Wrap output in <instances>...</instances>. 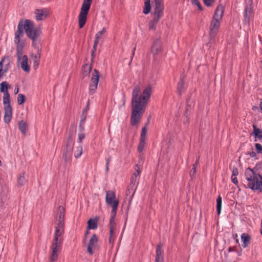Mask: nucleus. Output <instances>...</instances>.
I'll use <instances>...</instances> for the list:
<instances>
[{
  "mask_svg": "<svg viewBox=\"0 0 262 262\" xmlns=\"http://www.w3.org/2000/svg\"><path fill=\"white\" fill-rule=\"evenodd\" d=\"M150 0H145L144 3V8L143 9V13L145 14H147L150 11Z\"/></svg>",
  "mask_w": 262,
  "mask_h": 262,
  "instance_id": "obj_31",
  "label": "nucleus"
},
{
  "mask_svg": "<svg viewBox=\"0 0 262 262\" xmlns=\"http://www.w3.org/2000/svg\"><path fill=\"white\" fill-rule=\"evenodd\" d=\"M163 9V4H155V13L157 15V16H160L162 15V12Z\"/></svg>",
  "mask_w": 262,
  "mask_h": 262,
  "instance_id": "obj_30",
  "label": "nucleus"
},
{
  "mask_svg": "<svg viewBox=\"0 0 262 262\" xmlns=\"http://www.w3.org/2000/svg\"><path fill=\"white\" fill-rule=\"evenodd\" d=\"M18 128L23 134H25L28 130V126L26 122L21 120L18 122Z\"/></svg>",
  "mask_w": 262,
  "mask_h": 262,
  "instance_id": "obj_24",
  "label": "nucleus"
},
{
  "mask_svg": "<svg viewBox=\"0 0 262 262\" xmlns=\"http://www.w3.org/2000/svg\"><path fill=\"white\" fill-rule=\"evenodd\" d=\"M118 206V204L116 203H115V204L113 206H111L112 207V210L111 211V217H113V218H115L116 215Z\"/></svg>",
  "mask_w": 262,
  "mask_h": 262,
  "instance_id": "obj_38",
  "label": "nucleus"
},
{
  "mask_svg": "<svg viewBox=\"0 0 262 262\" xmlns=\"http://www.w3.org/2000/svg\"><path fill=\"white\" fill-rule=\"evenodd\" d=\"M199 163V160L198 159L195 163L193 165L192 169L190 172V176L191 177L194 176L196 172V168Z\"/></svg>",
  "mask_w": 262,
  "mask_h": 262,
  "instance_id": "obj_39",
  "label": "nucleus"
},
{
  "mask_svg": "<svg viewBox=\"0 0 262 262\" xmlns=\"http://www.w3.org/2000/svg\"><path fill=\"white\" fill-rule=\"evenodd\" d=\"M253 134L255 137L258 138L260 140H262V129L257 128L255 125H253Z\"/></svg>",
  "mask_w": 262,
  "mask_h": 262,
  "instance_id": "obj_26",
  "label": "nucleus"
},
{
  "mask_svg": "<svg viewBox=\"0 0 262 262\" xmlns=\"http://www.w3.org/2000/svg\"><path fill=\"white\" fill-rule=\"evenodd\" d=\"M89 234V230L87 229V230L85 231V234H84V241H85L86 240V237L88 236V235Z\"/></svg>",
  "mask_w": 262,
  "mask_h": 262,
  "instance_id": "obj_57",
  "label": "nucleus"
},
{
  "mask_svg": "<svg viewBox=\"0 0 262 262\" xmlns=\"http://www.w3.org/2000/svg\"><path fill=\"white\" fill-rule=\"evenodd\" d=\"M249 155L251 157H255L256 156V153L254 151H251L249 153Z\"/></svg>",
  "mask_w": 262,
  "mask_h": 262,
  "instance_id": "obj_55",
  "label": "nucleus"
},
{
  "mask_svg": "<svg viewBox=\"0 0 262 262\" xmlns=\"http://www.w3.org/2000/svg\"><path fill=\"white\" fill-rule=\"evenodd\" d=\"M115 227V218L111 217L110 220V231L111 232H114Z\"/></svg>",
  "mask_w": 262,
  "mask_h": 262,
  "instance_id": "obj_37",
  "label": "nucleus"
},
{
  "mask_svg": "<svg viewBox=\"0 0 262 262\" xmlns=\"http://www.w3.org/2000/svg\"><path fill=\"white\" fill-rule=\"evenodd\" d=\"M93 68L92 64H85L82 67V74L83 76H88L90 72H91Z\"/></svg>",
  "mask_w": 262,
  "mask_h": 262,
  "instance_id": "obj_23",
  "label": "nucleus"
},
{
  "mask_svg": "<svg viewBox=\"0 0 262 262\" xmlns=\"http://www.w3.org/2000/svg\"><path fill=\"white\" fill-rule=\"evenodd\" d=\"M224 7L222 5H219L215 11V16H223L224 14Z\"/></svg>",
  "mask_w": 262,
  "mask_h": 262,
  "instance_id": "obj_29",
  "label": "nucleus"
},
{
  "mask_svg": "<svg viewBox=\"0 0 262 262\" xmlns=\"http://www.w3.org/2000/svg\"><path fill=\"white\" fill-rule=\"evenodd\" d=\"M245 16H249L253 14L252 1L250 0L247 4L245 9Z\"/></svg>",
  "mask_w": 262,
  "mask_h": 262,
  "instance_id": "obj_21",
  "label": "nucleus"
},
{
  "mask_svg": "<svg viewBox=\"0 0 262 262\" xmlns=\"http://www.w3.org/2000/svg\"><path fill=\"white\" fill-rule=\"evenodd\" d=\"M159 21V17H154L148 22V27L150 30H155L157 23Z\"/></svg>",
  "mask_w": 262,
  "mask_h": 262,
  "instance_id": "obj_27",
  "label": "nucleus"
},
{
  "mask_svg": "<svg viewBox=\"0 0 262 262\" xmlns=\"http://www.w3.org/2000/svg\"><path fill=\"white\" fill-rule=\"evenodd\" d=\"M137 171L138 172V174H137L136 173H134V176L132 177L131 179H130V185L134 186L135 183H136V178L137 177V175H139V173H140V171H139L137 170Z\"/></svg>",
  "mask_w": 262,
  "mask_h": 262,
  "instance_id": "obj_41",
  "label": "nucleus"
},
{
  "mask_svg": "<svg viewBox=\"0 0 262 262\" xmlns=\"http://www.w3.org/2000/svg\"><path fill=\"white\" fill-rule=\"evenodd\" d=\"M147 133V128L145 126L143 127L142 129L140 138L141 139H146V134Z\"/></svg>",
  "mask_w": 262,
  "mask_h": 262,
  "instance_id": "obj_43",
  "label": "nucleus"
},
{
  "mask_svg": "<svg viewBox=\"0 0 262 262\" xmlns=\"http://www.w3.org/2000/svg\"><path fill=\"white\" fill-rule=\"evenodd\" d=\"M87 17H79V28H82L85 25Z\"/></svg>",
  "mask_w": 262,
  "mask_h": 262,
  "instance_id": "obj_40",
  "label": "nucleus"
},
{
  "mask_svg": "<svg viewBox=\"0 0 262 262\" xmlns=\"http://www.w3.org/2000/svg\"><path fill=\"white\" fill-rule=\"evenodd\" d=\"M110 161V157L107 158L106 159V165H109Z\"/></svg>",
  "mask_w": 262,
  "mask_h": 262,
  "instance_id": "obj_61",
  "label": "nucleus"
},
{
  "mask_svg": "<svg viewBox=\"0 0 262 262\" xmlns=\"http://www.w3.org/2000/svg\"><path fill=\"white\" fill-rule=\"evenodd\" d=\"M41 48H38L37 50V54L35 55L31 54V57L33 62V68L36 69L39 64L41 55Z\"/></svg>",
  "mask_w": 262,
  "mask_h": 262,
  "instance_id": "obj_17",
  "label": "nucleus"
},
{
  "mask_svg": "<svg viewBox=\"0 0 262 262\" xmlns=\"http://www.w3.org/2000/svg\"><path fill=\"white\" fill-rule=\"evenodd\" d=\"M26 98L24 95L22 94H19L18 95L17 98V102L19 105L23 104L26 101Z\"/></svg>",
  "mask_w": 262,
  "mask_h": 262,
  "instance_id": "obj_34",
  "label": "nucleus"
},
{
  "mask_svg": "<svg viewBox=\"0 0 262 262\" xmlns=\"http://www.w3.org/2000/svg\"><path fill=\"white\" fill-rule=\"evenodd\" d=\"M98 240V237L95 234H94L90 238L87 248V252L90 255H92L93 254V249H95L97 247Z\"/></svg>",
  "mask_w": 262,
  "mask_h": 262,
  "instance_id": "obj_13",
  "label": "nucleus"
},
{
  "mask_svg": "<svg viewBox=\"0 0 262 262\" xmlns=\"http://www.w3.org/2000/svg\"><path fill=\"white\" fill-rule=\"evenodd\" d=\"M136 49V46H135V47H134V48L133 49V52H132V56H131V57H130V62H129V65H130V63H131V62H132V60H133V57H134V55H135V52Z\"/></svg>",
  "mask_w": 262,
  "mask_h": 262,
  "instance_id": "obj_53",
  "label": "nucleus"
},
{
  "mask_svg": "<svg viewBox=\"0 0 262 262\" xmlns=\"http://www.w3.org/2000/svg\"><path fill=\"white\" fill-rule=\"evenodd\" d=\"M234 236H235V239H236V242L237 243H238L239 241H238V239H237V234H235Z\"/></svg>",
  "mask_w": 262,
  "mask_h": 262,
  "instance_id": "obj_62",
  "label": "nucleus"
},
{
  "mask_svg": "<svg viewBox=\"0 0 262 262\" xmlns=\"http://www.w3.org/2000/svg\"><path fill=\"white\" fill-rule=\"evenodd\" d=\"M82 153V147L81 145L78 146L76 147L74 150V156L76 158L79 157Z\"/></svg>",
  "mask_w": 262,
  "mask_h": 262,
  "instance_id": "obj_33",
  "label": "nucleus"
},
{
  "mask_svg": "<svg viewBox=\"0 0 262 262\" xmlns=\"http://www.w3.org/2000/svg\"><path fill=\"white\" fill-rule=\"evenodd\" d=\"M162 245L160 243L156 247V256L155 262H163V251L161 249Z\"/></svg>",
  "mask_w": 262,
  "mask_h": 262,
  "instance_id": "obj_18",
  "label": "nucleus"
},
{
  "mask_svg": "<svg viewBox=\"0 0 262 262\" xmlns=\"http://www.w3.org/2000/svg\"><path fill=\"white\" fill-rule=\"evenodd\" d=\"M98 42H98L97 40L94 41L93 47V49L92 50V51H94V52H95V51H96L97 47V45H98Z\"/></svg>",
  "mask_w": 262,
  "mask_h": 262,
  "instance_id": "obj_51",
  "label": "nucleus"
},
{
  "mask_svg": "<svg viewBox=\"0 0 262 262\" xmlns=\"http://www.w3.org/2000/svg\"><path fill=\"white\" fill-rule=\"evenodd\" d=\"M192 3L197 6L199 10H202V6L198 0H192Z\"/></svg>",
  "mask_w": 262,
  "mask_h": 262,
  "instance_id": "obj_45",
  "label": "nucleus"
},
{
  "mask_svg": "<svg viewBox=\"0 0 262 262\" xmlns=\"http://www.w3.org/2000/svg\"><path fill=\"white\" fill-rule=\"evenodd\" d=\"M162 1L163 0H155V4H163Z\"/></svg>",
  "mask_w": 262,
  "mask_h": 262,
  "instance_id": "obj_56",
  "label": "nucleus"
},
{
  "mask_svg": "<svg viewBox=\"0 0 262 262\" xmlns=\"http://www.w3.org/2000/svg\"><path fill=\"white\" fill-rule=\"evenodd\" d=\"M10 85H9L7 81H3L0 84V92L3 93L4 94H6V93H9L8 90L10 89Z\"/></svg>",
  "mask_w": 262,
  "mask_h": 262,
  "instance_id": "obj_25",
  "label": "nucleus"
},
{
  "mask_svg": "<svg viewBox=\"0 0 262 262\" xmlns=\"http://www.w3.org/2000/svg\"><path fill=\"white\" fill-rule=\"evenodd\" d=\"M204 3L207 7L211 6L214 3V0H203Z\"/></svg>",
  "mask_w": 262,
  "mask_h": 262,
  "instance_id": "obj_44",
  "label": "nucleus"
},
{
  "mask_svg": "<svg viewBox=\"0 0 262 262\" xmlns=\"http://www.w3.org/2000/svg\"><path fill=\"white\" fill-rule=\"evenodd\" d=\"M79 128L80 131H83L84 130L83 125H79Z\"/></svg>",
  "mask_w": 262,
  "mask_h": 262,
  "instance_id": "obj_60",
  "label": "nucleus"
},
{
  "mask_svg": "<svg viewBox=\"0 0 262 262\" xmlns=\"http://www.w3.org/2000/svg\"><path fill=\"white\" fill-rule=\"evenodd\" d=\"M255 148L257 153H261L262 152V146L260 144L256 143Z\"/></svg>",
  "mask_w": 262,
  "mask_h": 262,
  "instance_id": "obj_46",
  "label": "nucleus"
},
{
  "mask_svg": "<svg viewBox=\"0 0 262 262\" xmlns=\"http://www.w3.org/2000/svg\"><path fill=\"white\" fill-rule=\"evenodd\" d=\"M65 210L62 206H59L55 217V231L54 235L61 236L64 232Z\"/></svg>",
  "mask_w": 262,
  "mask_h": 262,
  "instance_id": "obj_5",
  "label": "nucleus"
},
{
  "mask_svg": "<svg viewBox=\"0 0 262 262\" xmlns=\"http://www.w3.org/2000/svg\"><path fill=\"white\" fill-rule=\"evenodd\" d=\"M24 21L21 20L18 23L17 30L15 33L14 42L16 45V57L17 60L20 61L23 54V50L24 47V43L20 41V38L24 35Z\"/></svg>",
  "mask_w": 262,
  "mask_h": 262,
  "instance_id": "obj_4",
  "label": "nucleus"
},
{
  "mask_svg": "<svg viewBox=\"0 0 262 262\" xmlns=\"http://www.w3.org/2000/svg\"><path fill=\"white\" fill-rule=\"evenodd\" d=\"M145 139H140V143L138 147V150L139 152H142L143 150L144 146L145 145Z\"/></svg>",
  "mask_w": 262,
  "mask_h": 262,
  "instance_id": "obj_35",
  "label": "nucleus"
},
{
  "mask_svg": "<svg viewBox=\"0 0 262 262\" xmlns=\"http://www.w3.org/2000/svg\"><path fill=\"white\" fill-rule=\"evenodd\" d=\"M76 132V127L73 124L70 128L69 136L66 141L65 148L63 153L62 156L65 162H69L71 158L74 144V136Z\"/></svg>",
  "mask_w": 262,
  "mask_h": 262,
  "instance_id": "obj_3",
  "label": "nucleus"
},
{
  "mask_svg": "<svg viewBox=\"0 0 262 262\" xmlns=\"http://www.w3.org/2000/svg\"><path fill=\"white\" fill-rule=\"evenodd\" d=\"M250 236L247 233H244L241 235V240L243 242L242 246L244 248L247 247L250 243Z\"/></svg>",
  "mask_w": 262,
  "mask_h": 262,
  "instance_id": "obj_22",
  "label": "nucleus"
},
{
  "mask_svg": "<svg viewBox=\"0 0 262 262\" xmlns=\"http://www.w3.org/2000/svg\"><path fill=\"white\" fill-rule=\"evenodd\" d=\"M90 109V101L88 100L87 102L86 105L85 106V107L83 110L81 116H86V115H85V113L89 110Z\"/></svg>",
  "mask_w": 262,
  "mask_h": 262,
  "instance_id": "obj_42",
  "label": "nucleus"
},
{
  "mask_svg": "<svg viewBox=\"0 0 262 262\" xmlns=\"http://www.w3.org/2000/svg\"><path fill=\"white\" fill-rule=\"evenodd\" d=\"M27 182V180L25 178V173H21L17 180V184L19 186H24Z\"/></svg>",
  "mask_w": 262,
  "mask_h": 262,
  "instance_id": "obj_28",
  "label": "nucleus"
},
{
  "mask_svg": "<svg viewBox=\"0 0 262 262\" xmlns=\"http://www.w3.org/2000/svg\"><path fill=\"white\" fill-rule=\"evenodd\" d=\"M140 91V86L137 85L134 88L132 92L130 124L133 126L136 125L140 122L145 112L151 94L152 88L150 85H148L143 90L142 94L139 96Z\"/></svg>",
  "mask_w": 262,
  "mask_h": 262,
  "instance_id": "obj_1",
  "label": "nucleus"
},
{
  "mask_svg": "<svg viewBox=\"0 0 262 262\" xmlns=\"http://www.w3.org/2000/svg\"><path fill=\"white\" fill-rule=\"evenodd\" d=\"M114 232H111L110 231V236H109V243L110 244H112L113 243L114 239L113 238Z\"/></svg>",
  "mask_w": 262,
  "mask_h": 262,
  "instance_id": "obj_49",
  "label": "nucleus"
},
{
  "mask_svg": "<svg viewBox=\"0 0 262 262\" xmlns=\"http://www.w3.org/2000/svg\"><path fill=\"white\" fill-rule=\"evenodd\" d=\"M260 233L262 235V219H261V222Z\"/></svg>",
  "mask_w": 262,
  "mask_h": 262,
  "instance_id": "obj_64",
  "label": "nucleus"
},
{
  "mask_svg": "<svg viewBox=\"0 0 262 262\" xmlns=\"http://www.w3.org/2000/svg\"><path fill=\"white\" fill-rule=\"evenodd\" d=\"M261 169L262 164L258 163L253 168H248L245 170V175L248 181L247 185L253 190L262 191V176L259 173Z\"/></svg>",
  "mask_w": 262,
  "mask_h": 262,
  "instance_id": "obj_2",
  "label": "nucleus"
},
{
  "mask_svg": "<svg viewBox=\"0 0 262 262\" xmlns=\"http://www.w3.org/2000/svg\"><path fill=\"white\" fill-rule=\"evenodd\" d=\"M3 104L5 105L4 111V122L8 124L12 118V108L10 105V98L9 93H6L3 96Z\"/></svg>",
  "mask_w": 262,
  "mask_h": 262,
  "instance_id": "obj_7",
  "label": "nucleus"
},
{
  "mask_svg": "<svg viewBox=\"0 0 262 262\" xmlns=\"http://www.w3.org/2000/svg\"><path fill=\"white\" fill-rule=\"evenodd\" d=\"M95 57V52H94V51H92V52H91V62H92L91 64H92L93 63Z\"/></svg>",
  "mask_w": 262,
  "mask_h": 262,
  "instance_id": "obj_54",
  "label": "nucleus"
},
{
  "mask_svg": "<svg viewBox=\"0 0 262 262\" xmlns=\"http://www.w3.org/2000/svg\"><path fill=\"white\" fill-rule=\"evenodd\" d=\"M222 208V198L219 195L216 199V211L218 214L221 213Z\"/></svg>",
  "mask_w": 262,
  "mask_h": 262,
  "instance_id": "obj_32",
  "label": "nucleus"
},
{
  "mask_svg": "<svg viewBox=\"0 0 262 262\" xmlns=\"http://www.w3.org/2000/svg\"><path fill=\"white\" fill-rule=\"evenodd\" d=\"M19 91V88L18 87H15L14 89V94H17L18 93Z\"/></svg>",
  "mask_w": 262,
  "mask_h": 262,
  "instance_id": "obj_59",
  "label": "nucleus"
},
{
  "mask_svg": "<svg viewBox=\"0 0 262 262\" xmlns=\"http://www.w3.org/2000/svg\"><path fill=\"white\" fill-rule=\"evenodd\" d=\"M238 174V171L236 167H234L232 169V176L236 177Z\"/></svg>",
  "mask_w": 262,
  "mask_h": 262,
  "instance_id": "obj_47",
  "label": "nucleus"
},
{
  "mask_svg": "<svg viewBox=\"0 0 262 262\" xmlns=\"http://www.w3.org/2000/svg\"><path fill=\"white\" fill-rule=\"evenodd\" d=\"M62 238L60 236L54 235V241L52 245V254L50 260L55 261L57 260L58 254V252L59 251L60 244L62 242Z\"/></svg>",
  "mask_w": 262,
  "mask_h": 262,
  "instance_id": "obj_9",
  "label": "nucleus"
},
{
  "mask_svg": "<svg viewBox=\"0 0 262 262\" xmlns=\"http://www.w3.org/2000/svg\"><path fill=\"white\" fill-rule=\"evenodd\" d=\"M231 180H232V182L234 184L237 185V184H238V180H237V179L236 177L231 176Z\"/></svg>",
  "mask_w": 262,
  "mask_h": 262,
  "instance_id": "obj_52",
  "label": "nucleus"
},
{
  "mask_svg": "<svg viewBox=\"0 0 262 262\" xmlns=\"http://www.w3.org/2000/svg\"><path fill=\"white\" fill-rule=\"evenodd\" d=\"M163 51L162 43L160 37L156 39L151 47L150 52L153 55L154 61L157 60V56Z\"/></svg>",
  "mask_w": 262,
  "mask_h": 262,
  "instance_id": "obj_10",
  "label": "nucleus"
},
{
  "mask_svg": "<svg viewBox=\"0 0 262 262\" xmlns=\"http://www.w3.org/2000/svg\"><path fill=\"white\" fill-rule=\"evenodd\" d=\"M86 118V116H81V120L80 121L79 125H84V122L85 121Z\"/></svg>",
  "mask_w": 262,
  "mask_h": 262,
  "instance_id": "obj_50",
  "label": "nucleus"
},
{
  "mask_svg": "<svg viewBox=\"0 0 262 262\" xmlns=\"http://www.w3.org/2000/svg\"><path fill=\"white\" fill-rule=\"evenodd\" d=\"M20 61V66L21 69L26 72L29 73L30 71V66L28 63V57L27 55H21Z\"/></svg>",
  "mask_w": 262,
  "mask_h": 262,
  "instance_id": "obj_16",
  "label": "nucleus"
},
{
  "mask_svg": "<svg viewBox=\"0 0 262 262\" xmlns=\"http://www.w3.org/2000/svg\"><path fill=\"white\" fill-rule=\"evenodd\" d=\"M115 193L113 191H108L106 193L105 200L107 204L113 206L115 203L118 204L119 202L115 199Z\"/></svg>",
  "mask_w": 262,
  "mask_h": 262,
  "instance_id": "obj_15",
  "label": "nucleus"
},
{
  "mask_svg": "<svg viewBox=\"0 0 262 262\" xmlns=\"http://www.w3.org/2000/svg\"><path fill=\"white\" fill-rule=\"evenodd\" d=\"M100 76L99 72L97 69L94 70V72L92 74L91 78V82L89 85V94L93 95L95 92L97 88L98 82Z\"/></svg>",
  "mask_w": 262,
  "mask_h": 262,
  "instance_id": "obj_11",
  "label": "nucleus"
},
{
  "mask_svg": "<svg viewBox=\"0 0 262 262\" xmlns=\"http://www.w3.org/2000/svg\"><path fill=\"white\" fill-rule=\"evenodd\" d=\"M189 109H191V106H188L187 108H186V112L185 113V116H187V115H188L187 112L189 111Z\"/></svg>",
  "mask_w": 262,
  "mask_h": 262,
  "instance_id": "obj_58",
  "label": "nucleus"
},
{
  "mask_svg": "<svg viewBox=\"0 0 262 262\" xmlns=\"http://www.w3.org/2000/svg\"><path fill=\"white\" fill-rule=\"evenodd\" d=\"M36 16H48L51 14L50 11L47 8L36 9L35 11Z\"/></svg>",
  "mask_w": 262,
  "mask_h": 262,
  "instance_id": "obj_20",
  "label": "nucleus"
},
{
  "mask_svg": "<svg viewBox=\"0 0 262 262\" xmlns=\"http://www.w3.org/2000/svg\"><path fill=\"white\" fill-rule=\"evenodd\" d=\"M10 66V61L9 57H4L0 61V79L8 72Z\"/></svg>",
  "mask_w": 262,
  "mask_h": 262,
  "instance_id": "obj_12",
  "label": "nucleus"
},
{
  "mask_svg": "<svg viewBox=\"0 0 262 262\" xmlns=\"http://www.w3.org/2000/svg\"><path fill=\"white\" fill-rule=\"evenodd\" d=\"M106 32V29L105 28H103L100 31H99L97 32L95 35V40H97L98 42L99 41L101 36L105 33Z\"/></svg>",
  "mask_w": 262,
  "mask_h": 262,
  "instance_id": "obj_36",
  "label": "nucleus"
},
{
  "mask_svg": "<svg viewBox=\"0 0 262 262\" xmlns=\"http://www.w3.org/2000/svg\"><path fill=\"white\" fill-rule=\"evenodd\" d=\"M221 20L222 17H213L210 21L209 28L210 42H213L214 41L215 37L219 31Z\"/></svg>",
  "mask_w": 262,
  "mask_h": 262,
  "instance_id": "obj_8",
  "label": "nucleus"
},
{
  "mask_svg": "<svg viewBox=\"0 0 262 262\" xmlns=\"http://www.w3.org/2000/svg\"><path fill=\"white\" fill-rule=\"evenodd\" d=\"M98 217H96L94 219H90L88 221L87 229H96L97 228V222Z\"/></svg>",
  "mask_w": 262,
  "mask_h": 262,
  "instance_id": "obj_19",
  "label": "nucleus"
},
{
  "mask_svg": "<svg viewBox=\"0 0 262 262\" xmlns=\"http://www.w3.org/2000/svg\"><path fill=\"white\" fill-rule=\"evenodd\" d=\"M259 106V108H260V110L262 111V102H260Z\"/></svg>",
  "mask_w": 262,
  "mask_h": 262,
  "instance_id": "obj_63",
  "label": "nucleus"
},
{
  "mask_svg": "<svg viewBox=\"0 0 262 262\" xmlns=\"http://www.w3.org/2000/svg\"><path fill=\"white\" fill-rule=\"evenodd\" d=\"M93 0H84L79 16H86Z\"/></svg>",
  "mask_w": 262,
  "mask_h": 262,
  "instance_id": "obj_14",
  "label": "nucleus"
},
{
  "mask_svg": "<svg viewBox=\"0 0 262 262\" xmlns=\"http://www.w3.org/2000/svg\"><path fill=\"white\" fill-rule=\"evenodd\" d=\"M24 30L27 36L34 42L41 34L40 28H34L33 23L29 19H27L24 22Z\"/></svg>",
  "mask_w": 262,
  "mask_h": 262,
  "instance_id": "obj_6",
  "label": "nucleus"
},
{
  "mask_svg": "<svg viewBox=\"0 0 262 262\" xmlns=\"http://www.w3.org/2000/svg\"><path fill=\"white\" fill-rule=\"evenodd\" d=\"M85 138V134L84 133H80L78 135V141L81 143L82 140Z\"/></svg>",
  "mask_w": 262,
  "mask_h": 262,
  "instance_id": "obj_48",
  "label": "nucleus"
}]
</instances>
